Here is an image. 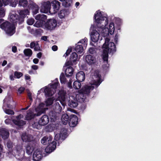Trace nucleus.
<instances>
[{"mask_svg": "<svg viewBox=\"0 0 161 161\" xmlns=\"http://www.w3.org/2000/svg\"><path fill=\"white\" fill-rule=\"evenodd\" d=\"M109 32H110V35H112L114 33V24L113 22H111L109 25V28H108Z\"/></svg>", "mask_w": 161, "mask_h": 161, "instance_id": "obj_41", "label": "nucleus"}, {"mask_svg": "<svg viewBox=\"0 0 161 161\" xmlns=\"http://www.w3.org/2000/svg\"><path fill=\"white\" fill-rule=\"evenodd\" d=\"M0 135L3 139L4 140L7 139L9 136V131L5 128H2L0 129Z\"/></svg>", "mask_w": 161, "mask_h": 161, "instance_id": "obj_22", "label": "nucleus"}, {"mask_svg": "<svg viewBox=\"0 0 161 161\" xmlns=\"http://www.w3.org/2000/svg\"><path fill=\"white\" fill-rule=\"evenodd\" d=\"M57 142L54 141L52 142V146L49 147H47L45 148V151L46 153H50L53 151L56 148Z\"/></svg>", "mask_w": 161, "mask_h": 161, "instance_id": "obj_30", "label": "nucleus"}, {"mask_svg": "<svg viewBox=\"0 0 161 161\" xmlns=\"http://www.w3.org/2000/svg\"><path fill=\"white\" fill-rule=\"evenodd\" d=\"M86 60L87 63L89 65H91L95 63L96 59L93 56L89 54L86 56Z\"/></svg>", "mask_w": 161, "mask_h": 161, "instance_id": "obj_21", "label": "nucleus"}, {"mask_svg": "<svg viewBox=\"0 0 161 161\" xmlns=\"http://www.w3.org/2000/svg\"><path fill=\"white\" fill-rule=\"evenodd\" d=\"M51 2L49 1L43 2L40 8L41 12L44 13H47L49 12L51 14Z\"/></svg>", "mask_w": 161, "mask_h": 161, "instance_id": "obj_8", "label": "nucleus"}, {"mask_svg": "<svg viewBox=\"0 0 161 161\" xmlns=\"http://www.w3.org/2000/svg\"><path fill=\"white\" fill-rule=\"evenodd\" d=\"M52 137L51 136H47L43 137L41 140V142L44 145H48L49 146L52 143Z\"/></svg>", "mask_w": 161, "mask_h": 161, "instance_id": "obj_20", "label": "nucleus"}, {"mask_svg": "<svg viewBox=\"0 0 161 161\" xmlns=\"http://www.w3.org/2000/svg\"><path fill=\"white\" fill-rule=\"evenodd\" d=\"M4 111L6 114H8L14 115V111L10 109H5Z\"/></svg>", "mask_w": 161, "mask_h": 161, "instance_id": "obj_51", "label": "nucleus"}, {"mask_svg": "<svg viewBox=\"0 0 161 161\" xmlns=\"http://www.w3.org/2000/svg\"><path fill=\"white\" fill-rule=\"evenodd\" d=\"M45 104L41 103L35 109V112L37 113V115H40L45 112L44 106Z\"/></svg>", "mask_w": 161, "mask_h": 161, "instance_id": "obj_19", "label": "nucleus"}, {"mask_svg": "<svg viewBox=\"0 0 161 161\" xmlns=\"http://www.w3.org/2000/svg\"><path fill=\"white\" fill-rule=\"evenodd\" d=\"M32 125L33 128H36L38 129H40L42 127V125L40 124L39 121H34Z\"/></svg>", "mask_w": 161, "mask_h": 161, "instance_id": "obj_44", "label": "nucleus"}, {"mask_svg": "<svg viewBox=\"0 0 161 161\" xmlns=\"http://www.w3.org/2000/svg\"><path fill=\"white\" fill-rule=\"evenodd\" d=\"M12 51L14 53H15L17 52V47L15 46H13L12 47Z\"/></svg>", "mask_w": 161, "mask_h": 161, "instance_id": "obj_61", "label": "nucleus"}, {"mask_svg": "<svg viewBox=\"0 0 161 161\" xmlns=\"http://www.w3.org/2000/svg\"><path fill=\"white\" fill-rule=\"evenodd\" d=\"M34 49L35 51H41V49L39 46L38 44H36L34 48Z\"/></svg>", "mask_w": 161, "mask_h": 161, "instance_id": "obj_60", "label": "nucleus"}, {"mask_svg": "<svg viewBox=\"0 0 161 161\" xmlns=\"http://www.w3.org/2000/svg\"><path fill=\"white\" fill-rule=\"evenodd\" d=\"M11 23L8 21L3 22L0 25V27L4 30L6 34L9 36H12L15 32V27L14 24Z\"/></svg>", "mask_w": 161, "mask_h": 161, "instance_id": "obj_3", "label": "nucleus"}, {"mask_svg": "<svg viewBox=\"0 0 161 161\" xmlns=\"http://www.w3.org/2000/svg\"><path fill=\"white\" fill-rule=\"evenodd\" d=\"M13 122L14 124L18 126H23L25 124V122L22 120H17L16 119H13Z\"/></svg>", "mask_w": 161, "mask_h": 161, "instance_id": "obj_34", "label": "nucleus"}, {"mask_svg": "<svg viewBox=\"0 0 161 161\" xmlns=\"http://www.w3.org/2000/svg\"><path fill=\"white\" fill-rule=\"evenodd\" d=\"M7 147L10 150H11L13 147V143L10 141H8L7 143Z\"/></svg>", "mask_w": 161, "mask_h": 161, "instance_id": "obj_49", "label": "nucleus"}, {"mask_svg": "<svg viewBox=\"0 0 161 161\" xmlns=\"http://www.w3.org/2000/svg\"><path fill=\"white\" fill-rule=\"evenodd\" d=\"M73 61H71L69 60V61H68L65 63V65L66 66H68L69 65H73Z\"/></svg>", "mask_w": 161, "mask_h": 161, "instance_id": "obj_59", "label": "nucleus"}, {"mask_svg": "<svg viewBox=\"0 0 161 161\" xmlns=\"http://www.w3.org/2000/svg\"><path fill=\"white\" fill-rule=\"evenodd\" d=\"M85 74L83 71H80L77 73L76 75V78L77 80L82 82L85 79Z\"/></svg>", "mask_w": 161, "mask_h": 161, "instance_id": "obj_26", "label": "nucleus"}, {"mask_svg": "<svg viewBox=\"0 0 161 161\" xmlns=\"http://www.w3.org/2000/svg\"><path fill=\"white\" fill-rule=\"evenodd\" d=\"M51 14H55L60 8L61 3L57 0H53L51 2Z\"/></svg>", "mask_w": 161, "mask_h": 161, "instance_id": "obj_6", "label": "nucleus"}, {"mask_svg": "<svg viewBox=\"0 0 161 161\" xmlns=\"http://www.w3.org/2000/svg\"><path fill=\"white\" fill-rule=\"evenodd\" d=\"M83 45H80L79 44H78L75 48V51L79 53H81L83 51Z\"/></svg>", "mask_w": 161, "mask_h": 161, "instance_id": "obj_36", "label": "nucleus"}, {"mask_svg": "<svg viewBox=\"0 0 161 161\" xmlns=\"http://www.w3.org/2000/svg\"><path fill=\"white\" fill-rule=\"evenodd\" d=\"M61 98L62 101H60V102L61 103V104L62 105V106H63V107L64 108L65 106L66 105V104L65 102V97L64 95L62 97H61Z\"/></svg>", "mask_w": 161, "mask_h": 161, "instance_id": "obj_50", "label": "nucleus"}, {"mask_svg": "<svg viewBox=\"0 0 161 161\" xmlns=\"http://www.w3.org/2000/svg\"><path fill=\"white\" fill-rule=\"evenodd\" d=\"M78 119L75 114H72L70 116L69 124L70 127H75L77 124Z\"/></svg>", "mask_w": 161, "mask_h": 161, "instance_id": "obj_14", "label": "nucleus"}, {"mask_svg": "<svg viewBox=\"0 0 161 161\" xmlns=\"http://www.w3.org/2000/svg\"><path fill=\"white\" fill-rule=\"evenodd\" d=\"M74 72V69L71 66L68 67L65 71V74L66 76L69 77L71 76Z\"/></svg>", "mask_w": 161, "mask_h": 161, "instance_id": "obj_31", "label": "nucleus"}, {"mask_svg": "<svg viewBox=\"0 0 161 161\" xmlns=\"http://www.w3.org/2000/svg\"><path fill=\"white\" fill-rule=\"evenodd\" d=\"M78 58V55L75 52H73L70 55L69 59L71 61H73V63L76 62Z\"/></svg>", "mask_w": 161, "mask_h": 161, "instance_id": "obj_37", "label": "nucleus"}, {"mask_svg": "<svg viewBox=\"0 0 161 161\" xmlns=\"http://www.w3.org/2000/svg\"><path fill=\"white\" fill-rule=\"evenodd\" d=\"M32 138V137L31 135L27 134L26 133H23L21 136V139L23 142H31Z\"/></svg>", "mask_w": 161, "mask_h": 161, "instance_id": "obj_25", "label": "nucleus"}, {"mask_svg": "<svg viewBox=\"0 0 161 161\" xmlns=\"http://www.w3.org/2000/svg\"><path fill=\"white\" fill-rule=\"evenodd\" d=\"M35 22V20L33 18L29 19L27 20V23L28 25H33Z\"/></svg>", "mask_w": 161, "mask_h": 161, "instance_id": "obj_53", "label": "nucleus"}, {"mask_svg": "<svg viewBox=\"0 0 161 161\" xmlns=\"http://www.w3.org/2000/svg\"><path fill=\"white\" fill-rule=\"evenodd\" d=\"M60 80L61 83H64L66 81V78H65L64 74L62 72L61 73L60 76Z\"/></svg>", "mask_w": 161, "mask_h": 161, "instance_id": "obj_46", "label": "nucleus"}, {"mask_svg": "<svg viewBox=\"0 0 161 161\" xmlns=\"http://www.w3.org/2000/svg\"><path fill=\"white\" fill-rule=\"evenodd\" d=\"M18 1L17 0H11L10 2V4L12 7H15Z\"/></svg>", "mask_w": 161, "mask_h": 161, "instance_id": "obj_54", "label": "nucleus"}, {"mask_svg": "<svg viewBox=\"0 0 161 161\" xmlns=\"http://www.w3.org/2000/svg\"><path fill=\"white\" fill-rule=\"evenodd\" d=\"M53 98L50 97L47 99L45 103L47 106L51 105L53 103Z\"/></svg>", "mask_w": 161, "mask_h": 161, "instance_id": "obj_45", "label": "nucleus"}, {"mask_svg": "<svg viewBox=\"0 0 161 161\" xmlns=\"http://www.w3.org/2000/svg\"><path fill=\"white\" fill-rule=\"evenodd\" d=\"M91 40L93 42H96L100 39L99 32L97 30H94L91 34Z\"/></svg>", "mask_w": 161, "mask_h": 161, "instance_id": "obj_16", "label": "nucleus"}, {"mask_svg": "<svg viewBox=\"0 0 161 161\" xmlns=\"http://www.w3.org/2000/svg\"><path fill=\"white\" fill-rule=\"evenodd\" d=\"M70 116H69L68 115L66 114H64L62 116V121L63 124L64 125H66L68 123H69V119Z\"/></svg>", "mask_w": 161, "mask_h": 161, "instance_id": "obj_32", "label": "nucleus"}, {"mask_svg": "<svg viewBox=\"0 0 161 161\" xmlns=\"http://www.w3.org/2000/svg\"><path fill=\"white\" fill-rule=\"evenodd\" d=\"M105 42L103 45L102 48L108 51V53L113 54L116 51V47L114 43L110 42L109 43V39L108 37L105 38Z\"/></svg>", "mask_w": 161, "mask_h": 161, "instance_id": "obj_4", "label": "nucleus"}, {"mask_svg": "<svg viewBox=\"0 0 161 161\" xmlns=\"http://www.w3.org/2000/svg\"><path fill=\"white\" fill-rule=\"evenodd\" d=\"M94 19V22L97 28L102 29V36L104 37L105 40L104 38H106V37L109 34H110V32H109L108 28H104L108 24V18L105 16H103L101 12L98 10L95 14Z\"/></svg>", "mask_w": 161, "mask_h": 161, "instance_id": "obj_1", "label": "nucleus"}, {"mask_svg": "<svg viewBox=\"0 0 161 161\" xmlns=\"http://www.w3.org/2000/svg\"><path fill=\"white\" fill-rule=\"evenodd\" d=\"M108 51L106 50L105 49L103 50V59L104 62H105L107 64H106V66L107 67H109V64H108Z\"/></svg>", "mask_w": 161, "mask_h": 161, "instance_id": "obj_27", "label": "nucleus"}, {"mask_svg": "<svg viewBox=\"0 0 161 161\" xmlns=\"http://www.w3.org/2000/svg\"><path fill=\"white\" fill-rule=\"evenodd\" d=\"M114 41L116 44L118 43V36L117 34H116L114 38Z\"/></svg>", "mask_w": 161, "mask_h": 161, "instance_id": "obj_62", "label": "nucleus"}, {"mask_svg": "<svg viewBox=\"0 0 161 161\" xmlns=\"http://www.w3.org/2000/svg\"><path fill=\"white\" fill-rule=\"evenodd\" d=\"M87 42V38H85L80 40L79 42H78V43L79 44L81 43V45H83V46H85V45H86Z\"/></svg>", "mask_w": 161, "mask_h": 161, "instance_id": "obj_48", "label": "nucleus"}, {"mask_svg": "<svg viewBox=\"0 0 161 161\" xmlns=\"http://www.w3.org/2000/svg\"><path fill=\"white\" fill-rule=\"evenodd\" d=\"M19 15L16 14H13L11 15L10 17V21L14 24H18L20 25L24 20V19L27 15L30 14V11L27 9L21 10L18 11Z\"/></svg>", "mask_w": 161, "mask_h": 161, "instance_id": "obj_2", "label": "nucleus"}, {"mask_svg": "<svg viewBox=\"0 0 161 161\" xmlns=\"http://www.w3.org/2000/svg\"><path fill=\"white\" fill-rule=\"evenodd\" d=\"M67 132H64L63 133L60 132V133L57 134L55 135L54 139L57 142L58 145L67 137Z\"/></svg>", "mask_w": 161, "mask_h": 161, "instance_id": "obj_9", "label": "nucleus"}, {"mask_svg": "<svg viewBox=\"0 0 161 161\" xmlns=\"http://www.w3.org/2000/svg\"><path fill=\"white\" fill-rule=\"evenodd\" d=\"M53 110L56 113L59 114L61 111L62 107L58 102L55 103L53 106Z\"/></svg>", "mask_w": 161, "mask_h": 161, "instance_id": "obj_28", "label": "nucleus"}, {"mask_svg": "<svg viewBox=\"0 0 161 161\" xmlns=\"http://www.w3.org/2000/svg\"><path fill=\"white\" fill-rule=\"evenodd\" d=\"M28 8L29 9H31L33 14H36L38 13L39 9L38 6L32 1L28 5Z\"/></svg>", "mask_w": 161, "mask_h": 161, "instance_id": "obj_15", "label": "nucleus"}, {"mask_svg": "<svg viewBox=\"0 0 161 161\" xmlns=\"http://www.w3.org/2000/svg\"><path fill=\"white\" fill-rule=\"evenodd\" d=\"M5 15V11L3 8L0 9V18L3 17Z\"/></svg>", "mask_w": 161, "mask_h": 161, "instance_id": "obj_52", "label": "nucleus"}, {"mask_svg": "<svg viewBox=\"0 0 161 161\" xmlns=\"http://www.w3.org/2000/svg\"><path fill=\"white\" fill-rule=\"evenodd\" d=\"M15 154L18 159H22L24 157L25 151L21 148V146H17L16 147Z\"/></svg>", "mask_w": 161, "mask_h": 161, "instance_id": "obj_12", "label": "nucleus"}, {"mask_svg": "<svg viewBox=\"0 0 161 161\" xmlns=\"http://www.w3.org/2000/svg\"><path fill=\"white\" fill-rule=\"evenodd\" d=\"M36 45L34 42H32L30 43V47L31 48H34Z\"/></svg>", "mask_w": 161, "mask_h": 161, "instance_id": "obj_64", "label": "nucleus"}, {"mask_svg": "<svg viewBox=\"0 0 161 161\" xmlns=\"http://www.w3.org/2000/svg\"><path fill=\"white\" fill-rule=\"evenodd\" d=\"M52 50L54 51H56L58 49V47L56 45H53L52 47Z\"/></svg>", "mask_w": 161, "mask_h": 161, "instance_id": "obj_63", "label": "nucleus"}, {"mask_svg": "<svg viewBox=\"0 0 161 161\" xmlns=\"http://www.w3.org/2000/svg\"><path fill=\"white\" fill-rule=\"evenodd\" d=\"M36 143L34 142H31L25 146L26 152L29 155L32 154L36 147Z\"/></svg>", "mask_w": 161, "mask_h": 161, "instance_id": "obj_10", "label": "nucleus"}, {"mask_svg": "<svg viewBox=\"0 0 161 161\" xmlns=\"http://www.w3.org/2000/svg\"><path fill=\"white\" fill-rule=\"evenodd\" d=\"M57 81H56L53 84H51L50 85V88H51L52 90H53L55 92H56V90L57 88V86H58V84H59L58 82V80H57Z\"/></svg>", "mask_w": 161, "mask_h": 161, "instance_id": "obj_42", "label": "nucleus"}, {"mask_svg": "<svg viewBox=\"0 0 161 161\" xmlns=\"http://www.w3.org/2000/svg\"><path fill=\"white\" fill-rule=\"evenodd\" d=\"M44 92L46 97H51L55 92L50 87H46L45 88Z\"/></svg>", "mask_w": 161, "mask_h": 161, "instance_id": "obj_29", "label": "nucleus"}, {"mask_svg": "<svg viewBox=\"0 0 161 161\" xmlns=\"http://www.w3.org/2000/svg\"><path fill=\"white\" fill-rule=\"evenodd\" d=\"M69 13V9H62L58 13V17L60 19H63L68 15Z\"/></svg>", "mask_w": 161, "mask_h": 161, "instance_id": "obj_24", "label": "nucleus"}, {"mask_svg": "<svg viewBox=\"0 0 161 161\" xmlns=\"http://www.w3.org/2000/svg\"><path fill=\"white\" fill-rule=\"evenodd\" d=\"M45 20H38L34 24V26L37 27H42L45 26Z\"/></svg>", "mask_w": 161, "mask_h": 161, "instance_id": "obj_33", "label": "nucleus"}, {"mask_svg": "<svg viewBox=\"0 0 161 161\" xmlns=\"http://www.w3.org/2000/svg\"><path fill=\"white\" fill-rule=\"evenodd\" d=\"M94 87L92 86L86 85L83 86L82 88L78 91L79 96L81 98L82 101H84L86 98V95H89L91 90L93 89Z\"/></svg>", "mask_w": 161, "mask_h": 161, "instance_id": "obj_5", "label": "nucleus"}, {"mask_svg": "<svg viewBox=\"0 0 161 161\" xmlns=\"http://www.w3.org/2000/svg\"><path fill=\"white\" fill-rule=\"evenodd\" d=\"M49 122V118L48 116L46 114L43 115L39 120L40 124L42 126L46 125Z\"/></svg>", "mask_w": 161, "mask_h": 161, "instance_id": "obj_23", "label": "nucleus"}, {"mask_svg": "<svg viewBox=\"0 0 161 161\" xmlns=\"http://www.w3.org/2000/svg\"><path fill=\"white\" fill-rule=\"evenodd\" d=\"M62 5L65 7H69L71 6V4L72 2V0H65L63 1Z\"/></svg>", "mask_w": 161, "mask_h": 161, "instance_id": "obj_39", "label": "nucleus"}, {"mask_svg": "<svg viewBox=\"0 0 161 161\" xmlns=\"http://www.w3.org/2000/svg\"><path fill=\"white\" fill-rule=\"evenodd\" d=\"M42 151L40 149H37L34 152L33 159L35 161H39L42 157Z\"/></svg>", "mask_w": 161, "mask_h": 161, "instance_id": "obj_13", "label": "nucleus"}, {"mask_svg": "<svg viewBox=\"0 0 161 161\" xmlns=\"http://www.w3.org/2000/svg\"><path fill=\"white\" fill-rule=\"evenodd\" d=\"M47 16L44 14H38L35 17L36 19L38 20H45L47 19Z\"/></svg>", "mask_w": 161, "mask_h": 161, "instance_id": "obj_40", "label": "nucleus"}, {"mask_svg": "<svg viewBox=\"0 0 161 161\" xmlns=\"http://www.w3.org/2000/svg\"><path fill=\"white\" fill-rule=\"evenodd\" d=\"M25 88L23 87H21L19 88L18 91L19 94H21L25 90Z\"/></svg>", "mask_w": 161, "mask_h": 161, "instance_id": "obj_58", "label": "nucleus"}, {"mask_svg": "<svg viewBox=\"0 0 161 161\" xmlns=\"http://www.w3.org/2000/svg\"><path fill=\"white\" fill-rule=\"evenodd\" d=\"M81 82L77 80L76 81H75L73 85L74 88L75 89H80L81 86Z\"/></svg>", "mask_w": 161, "mask_h": 161, "instance_id": "obj_35", "label": "nucleus"}, {"mask_svg": "<svg viewBox=\"0 0 161 161\" xmlns=\"http://www.w3.org/2000/svg\"><path fill=\"white\" fill-rule=\"evenodd\" d=\"M78 102L77 99H74L73 100H69L68 102V105L70 107L68 108V110L72 111L73 110L71 108H75L78 106Z\"/></svg>", "mask_w": 161, "mask_h": 161, "instance_id": "obj_17", "label": "nucleus"}, {"mask_svg": "<svg viewBox=\"0 0 161 161\" xmlns=\"http://www.w3.org/2000/svg\"><path fill=\"white\" fill-rule=\"evenodd\" d=\"M72 51V49H68L66 51L65 53L64 54V56H65L66 57L67 56H68L70 53Z\"/></svg>", "mask_w": 161, "mask_h": 161, "instance_id": "obj_55", "label": "nucleus"}, {"mask_svg": "<svg viewBox=\"0 0 161 161\" xmlns=\"http://www.w3.org/2000/svg\"><path fill=\"white\" fill-rule=\"evenodd\" d=\"M94 76L95 78H97V80H94L93 82V85L97 87L102 82L101 80V75L99 74L97 71H95L94 73Z\"/></svg>", "mask_w": 161, "mask_h": 161, "instance_id": "obj_18", "label": "nucleus"}, {"mask_svg": "<svg viewBox=\"0 0 161 161\" xmlns=\"http://www.w3.org/2000/svg\"><path fill=\"white\" fill-rule=\"evenodd\" d=\"M23 75V74L21 72H19L17 71L14 72V76L18 79L20 78Z\"/></svg>", "mask_w": 161, "mask_h": 161, "instance_id": "obj_47", "label": "nucleus"}, {"mask_svg": "<svg viewBox=\"0 0 161 161\" xmlns=\"http://www.w3.org/2000/svg\"><path fill=\"white\" fill-rule=\"evenodd\" d=\"M88 51L90 53L93 54L95 53V50L94 48L91 47L89 49Z\"/></svg>", "mask_w": 161, "mask_h": 161, "instance_id": "obj_56", "label": "nucleus"}, {"mask_svg": "<svg viewBox=\"0 0 161 161\" xmlns=\"http://www.w3.org/2000/svg\"><path fill=\"white\" fill-rule=\"evenodd\" d=\"M24 53L25 56L30 57L32 55V52L30 49L27 48L24 50Z\"/></svg>", "mask_w": 161, "mask_h": 161, "instance_id": "obj_38", "label": "nucleus"}, {"mask_svg": "<svg viewBox=\"0 0 161 161\" xmlns=\"http://www.w3.org/2000/svg\"><path fill=\"white\" fill-rule=\"evenodd\" d=\"M28 1L27 0H19V5L24 7L27 6Z\"/></svg>", "mask_w": 161, "mask_h": 161, "instance_id": "obj_43", "label": "nucleus"}, {"mask_svg": "<svg viewBox=\"0 0 161 161\" xmlns=\"http://www.w3.org/2000/svg\"><path fill=\"white\" fill-rule=\"evenodd\" d=\"M57 25V21L55 19H50L45 21V28L47 30H52L55 29Z\"/></svg>", "mask_w": 161, "mask_h": 161, "instance_id": "obj_7", "label": "nucleus"}, {"mask_svg": "<svg viewBox=\"0 0 161 161\" xmlns=\"http://www.w3.org/2000/svg\"><path fill=\"white\" fill-rule=\"evenodd\" d=\"M37 115V113H34L33 109H29L27 111L25 116V119L27 120H30L34 119L36 116H39Z\"/></svg>", "mask_w": 161, "mask_h": 161, "instance_id": "obj_11", "label": "nucleus"}, {"mask_svg": "<svg viewBox=\"0 0 161 161\" xmlns=\"http://www.w3.org/2000/svg\"><path fill=\"white\" fill-rule=\"evenodd\" d=\"M72 81H71V80L70 79L67 84V86L69 88V89H71L72 88Z\"/></svg>", "mask_w": 161, "mask_h": 161, "instance_id": "obj_57", "label": "nucleus"}]
</instances>
